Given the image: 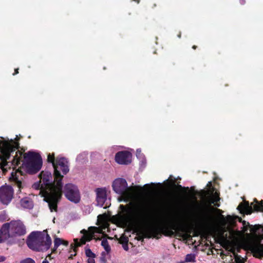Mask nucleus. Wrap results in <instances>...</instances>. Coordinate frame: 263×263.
<instances>
[{"instance_id":"29","label":"nucleus","mask_w":263,"mask_h":263,"mask_svg":"<svg viewBox=\"0 0 263 263\" xmlns=\"http://www.w3.org/2000/svg\"><path fill=\"white\" fill-rule=\"evenodd\" d=\"M20 263H35V262L33 259L28 257L21 260Z\"/></svg>"},{"instance_id":"2","label":"nucleus","mask_w":263,"mask_h":263,"mask_svg":"<svg viewBox=\"0 0 263 263\" xmlns=\"http://www.w3.org/2000/svg\"><path fill=\"white\" fill-rule=\"evenodd\" d=\"M112 190L120 196L119 202H128L126 205L119 206L121 213L119 215V221L123 226L143 223L147 216V206L142 200L136 199L131 201L134 196V190L128 186L126 180L122 178L115 179L112 183Z\"/></svg>"},{"instance_id":"8","label":"nucleus","mask_w":263,"mask_h":263,"mask_svg":"<svg viewBox=\"0 0 263 263\" xmlns=\"http://www.w3.org/2000/svg\"><path fill=\"white\" fill-rule=\"evenodd\" d=\"M66 197L70 201L78 203L80 200V194L78 187L72 183L66 184L64 188Z\"/></svg>"},{"instance_id":"36","label":"nucleus","mask_w":263,"mask_h":263,"mask_svg":"<svg viewBox=\"0 0 263 263\" xmlns=\"http://www.w3.org/2000/svg\"><path fill=\"white\" fill-rule=\"evenodd\" d=\"M42 263H49V262L47 259H45L43 261Z\"/></svg>"},{"instance_id":"4","label":"nucleus","mask_w":263,"mask_h":263,"mask_svg":"<svg viewBox=\"0 0 263 263\" xmlns=\"http://www.w3.org/2000/svg\"><path fill=\"white\" fill-rule=\"evenodd\" d=\"M221 224L224 227L227 223L231 225L233 224L235 220L237 219L239 222L242 223V230L241 231L238 230H230V233L232 235L233 239L237 240L239 239H242L244 237V234L247 233L248 237H250V235L247 233L248 228L250 229V231L254 234H256L257 231L262 228L261 225L256 224L255 226L250 225L249 222L243 220L242 221L241 218L238 216H232L231 215H228L226 218L223 215L220 214L219 216Z\"/></svg>"},{"instance_id":"39","label":"nucleus","mask_w":263,"mask_h":263,"mask_svg":"<svg viewBox=\"0 0 263 263\" xmlns=\"http://www.w3.org/2000/svg\"><path fill=\"white\" fill-rule=\"evenodd\" d=\"M196 46H195V45H194V46H193V49H196Z\"/></svg>"},{"instance_id":"35","label":"nucleus","mask_w":263,"mask_h":263,"mask_svg":"<svg viewBox=\"0 0 263 263\" xmlns=\"http://www.w3.org/2000/svg\"><path fill=\"white\" fill-rule=\"evenodd\" d=\"M240 3L241 5H243L245 3V0H240Z\"/></svg>"},{"instance_id":"3","label":"nucleus","mask_w":263,"mask_h":263,"mask_svg":"<svg viewBox=\"0 0 263 263\" xmlns=\"http://www.w3.org/2000/svg\"><path fill=\"white\" fill-rule=\"evenodd\" d=\"M40 180L45 186L46 194L48 195V206L51 211H56L57 204L62 195V183L61 178L57 179L54 176V181L51 173L42 171L40 174Z\"/></svg>"},{"instance_id":"27","label":"nucleus","mask_w":263,"mask_h":263,"mask_svg":"<svg viewBox=\"0 0 263 263\" xmlns=\"http://www.w3.org/2000/svg\"><path fill=\"white\" fill-rule=\"evenodd\" d=\"M87 157V154L85 153H83L79 155L77 157V160L78 161H82L84 160Z\"/></svg>"},{"instance_id":"28","label":"nucleus","mask_w":263,"mask_h":263,"mask_svg":"<svg viewBox=\"0 0 263 263\" xmlns=\"http://www.w3.org/2000/svg\"><path fill=\"white\" fill-rule=\"evenodd\" d=\"M119 242L121 244L128 243V238L124 235L122 236L119 239Z\"/></svg>"},{"instance_id":"40","label":"nucleus","mask_w":263,"mask_h":263,"mask_svg":"<svg viewBox=\"0 0 263 263\" xmlns=\"http://www.w3.org/2000/svg\"><path fill=\"white\" fill-rule=\"evenodd\" d=\"M178 187L181 189V188H182V186H181V185H178Z\"/></svg>"},{"instance_id":"7","label":"nucleus","mask_w":263,"mask_h":263,"mask_svg":"<svg viewBox=\"0 0 263 263\" xmlns=\"http://www.w3.org/2000/svg\"><path fill=\"white\" fill-rule=\"evenodd\" d=\"M97 205L106 208L110 205V191L106 187L97 188L95 190Z\"/></svg>"},{"instance_id":"33","label":"nucleus","mask_w":263,"mask_h":263,"mask_svg":"<svg viewBox=\"0 0 263 263\" xmlns=\"http://www.w3.org/2000/svg\"><path fill=\"white\" fill-rule=\"evenodd\" d=\"M210 220V217L209 216H207L205 219L206 221H209Z\"/></svg>"},{"instance_id":"17","label":"nucleus","mask_w":263,"mask_h":263,"mask_svg":"<svg viewBox=\"0 0 263 263\" xmlns=\"http://www.w3.org/2000/svg\"><path fill=\"white\" fill-rule=\"evenodd\" d=\"M237 209L239 210L241 213H245L247 214H250L253 212V208L252 205H249V203L248 201L240 203L238 206Z\"/></svg>"},{"instance_id":"12","label":"nucleus","mask_w":263,"mask_h":263,"mask_svg":"<svg viewBox=\"0 0 263 263\" xmlns=\"http://www.w3.org/2000/svg\"><path fill=\"white\" fill-rule=\"evenodd\" d=\"M156 232V229L153 226H145L139 228L137 230L138 240H143L144 238H151Z\"/></svg>"},{"instance_id":"38","label":"nucleus","mask_w":263,"mask_h":263,"mask_svg":"<svg viewBox=\"0 0 263 263\" xmlns=\"http://www.w3.org/2000/svg\"><path fill=\"white\" fill-rule=\"evenodd\" d=\"M101 217H102V215H99L98 216V218L99 219H100Z\"/></svg>"},{"instance_id":"5","label":"nucleus","mask_w":263,"mask_h":263,"mask_svg":"<svg viewBox=\"0 0 263 263\" xmlns=\"http://www.w3.org/2000/svg\"><path fill=\"white\" fill-rule=\"evenodd\" d=\"M51 239L47 231L33 232L28 237L27 244L28 247L35 251H45L50 247Z\"/></svg>"},{"instance_id":"9","label":"nucleus","mask_w":263,"mask_h":263,"mask_svg":"<svg viewBox=\"0 0 263 263\" xmlns=\"http://www.w3.org/2000/svg\"><path fill=\"white\" fill-rule=\"evenodd\" d=\"M14 195L12 187L9 185H4L0 187V202L5 205H8L12 200Z\"/></svg>"},{"instance_id":"42","label":"nucleus","mask_w":263,"mask_h":263,"mask_svg":"<svg viewBox=\"0 0 263 263\" xmlns=\"http://www.w3.org/2000/svg\"><path fill=\"white\" fill-rule=\"evenodd\" d=\"M78 263H79V262H78Z\"/></svg>"},{"instance_id":"11","label":"nucleus","mask_w":263,"mask_h":263,"mask_svg":"<svg viewBox=\"0 0 263 263\" xmlns=\"http://www.w3.org/2000/svg\"><path fill=\"white\" fill-rule=\"evenodd\" d=\"M81 232L83 234V237L81 239V243L78 240H74V250L77 247L80 246L81 245L85 244L86 241H88L91 240L95 236L94 235L96 233H101V230H100L99 228L97 227H90L88 229V231L83 230Z\"/></svg>"},{"instance_id":"6","label":"nucleus","mask_w":263,"mask_h":263,"mask_svg":"<svg viewBox=\"0 0 263 263\" xmlns=\"http://www.w3.org/2000/svg\"><path fill=\"white\" fill-rule=\"evenodd\" d=\"M54 168V175L55 176V178H61V180L63 176L61 175L60 171L62 172L64 175L66 174L69 171L68 162L64 157H58L55 159V162L53 166Z\"/></svg>"},{"instance_id":"34","label":"nucleus","mask_w":263,"mask_h":263,"mask_svg":"<svg viewBox=\"0 0 263 263\" xmlns=\"http://www.w3.org/2000/svg\"><path fill=\"white\" fill-rule=\"evenodd\" d=\"M18 68L15 69V72L13 73V75H15V74L18 73Z\"/></svg>"},{"instance_id":"22","label":"nucleus","mask_w":263,"mask_h":263,"mask_svg":"<svg viewBox=\"0 0 263 263\" xmlns=\"http://www.w3.org/2000/svg\"><path fill=\"white\" fill-rule=\"evenodd\" d=\"M101 245L104 248V250L107 252V253H109L110 251V247L106 239L104 238L102 240Z\"/></svg>"},{"instance_id":"41","label":"nucleus","mask_w":263,"mask_h":263,"mask_svg":"<svg viewBox=\"0 0 263 263\" xmlns=\"http://www.w3.org/2000/svg\"><path fill=\"white\" fill-rule=\"evenodd\" d=\"M180 35H180V34H179L178 35V37H180Z\"/></svg>"},{"instance_id":"23","label":"nucleus","mask_w":263,"mask_h":263,"mask_svg":"<svg viewBox=\"0 0 263 263\" xmlns=\"http://www.w3.org/2000/svg\"><path fill=\"white\" fill-rule=\"evenodd\" d=\"M136 156L137 158L139 159L142 163H145V159L144 156L141 153V151L140 149H137Z\"/></svg>"},{"instance_id":"26","label":"nucleus","mask_w":263,"mask_h":263,"mask_svg":"<svg viewBox=\"0 0 263 263\" xmlns=\"http://www.w3.org/2000/svg\"><path fill=\"white\" fill-rule=\"evenodd\" d=\"M85 254L86 256L89 258L95 257V254L91 251L90 249H87L85 250Z\"/></svg>"},{"instance_id":"30","label":"nucleus","mask_w":263,"mask_h":263,"mask_svg":"<svg viewBox=\"0 0 263 263\" xmlns=\"http://www.w3.org/2000/svg\"><path fill=\"white\" fill-rule=\"evenodd\" d=\"M95 257L89 258L87 259V263H95Z\"/></svg>"},{"instance_id":"14","label":"nucleus","mask_w":263,"mask_h":263,"mask_svg":"<svg viewBox=\"0 0 263 263\" xmlns=\"http://www.w3.org/2000/svg\"><path fill=\"white\" fill-rule=\"evenodd\" d=\"M207 186L209 188V194H212L211 196H209L207 199V202L208 203V206L211 207L212 204H214L216 206H219L220 204L217 203L218 201L219 200V197L218 194L215 192L214 194H213L214 189H212V190H210L212 186V182H209L207 184Z\"/></svg>"},{"instance_id":"24","label":"nucleus","mask_w":263,"mask_h":263,"mask_svg":"<svg viewBox=\"0 0 263 263\" xmlns=\"http://www.w3.org/2000/svg\"><path fill=\"white\" fill-rule=\"evenodd\" d=\"M185 262H195V255L194 254H189L186 255Z\"/></svg>"},{"instance_id":"15","label":"nucleus","mask_w":263,"mask_h":263,"mask_svg":"<svg viewBox=\"0 0 263 263\" xmlns=\"http://www.w3.org/2000/svg\"><path fill=\"white\" fill-rule=\"evenodd\" d=\"M8 226L5 223L0 229V243L4 242L8 238L12 237Z\"/></svg>"},{"instance_id":"37","label":"nucleus","mask_w":263,"mask_h":263,"mask_svg":"<svg viewBox=\"0 0 263 263\" xmlns=\"http://www.w3.org/2000/svg\"><path fill=\"white\" fill-rule=\"evenodd\" d=\"M217 212H219V213H222V211L221 210H219V209H216V210Z\"/></svg>"},{"instance_id":"16","label":"nucleus","mask_w":263,"mask_h":263,"mask_svg":"<svg viewBox=\"0 0 263 263\" xmlns=\"http://www.w3.org/2000/svg\"><path fill=\"white\" fill-rule=\"evenodd\" d=\"M32 187L35 190H40L39 194L43 196L44 200L48 203V195L46 194V189H45V186L43 185L40 180L34 183L32 185Z\"/></svg>"},{"instance_id":"32","label":"nucleus","mask_w":263,"mask_h":263,"mask_svg":"<svg viewBox=\"0 0 263 263\" xmlns=\"http://www.w3.org/2000/svg\"><path fill=\"white\" fill-rule=\"evenodd\" d=\"M6 260V257L4 256L0 255V262H3Z\"/></svg>"},{"instance_id":"10","label":"nucleus","mask_w":263,"mask_h":263,"mask_svg":"<svg viewBox=\"0 0 263 263\" xmlns=\"http://www.w3.org/2000/svg\"><path fill=\"white\" fill-rule=\"evenodd\" d=\"M10 231L11 236H22L26 234V228L24 224L20 220L12 221L7 223Z\"/></svg>"},{"instance_id":"18","label":"nucleus","mask_w":263,"mask_h":263,"mask_svg":"<svg viewBox=\"0 0 263 263\" xmlns=\"http://www.w3.org/2000/svg\"><path fill=\"white\" fill-rule=\"evenodd\" d=\"M21 205L24 209H31L33 207V203L28 197L23 198L21 200Z\"/></svg>"},{"instance_id":"19","label":"nucleus","mask_w":263,"mask_h":263,"mask_svg":"<svg viewBox=\"0 0 263 263\" xmlns=\"http://www.w3.org/2000/svg\"><path fill=\"white\" fill-rule=\"evenodd\" d=\"M68 242L67 241H65L60 238H55L54 240V249L53 251H54L60 245H63L64 246H67L68 245Z\"/></svg>"},{"instance_id":"20","label":"nucleus","mask_w":263,"mask_h":263,"mask_svg":"<svg viewBox=\"0 0 263 263\" xmlns=\"http://www.w3.org/2000/svg\"><path fill=\"white\" fill-rule=\"evenodd\" d=\"M254 202H255L254 204L253 202L251 203V205H253L254 210L263 212L262 200H261L260 202H259L256 199H255Z\"/></svg>"},{"instance_id":"21","label":"nucleus","mask_w":263,"mask_h":263,"mask_svg":"<svg viewBox=\"0 0 263 263\" xmlns=\"http://www.w3.org/2000/svg\"><path fill=\"white\" fill-rule=\"evenodd\" d=\"M253 250L263 255V245L258 243L253 247Z\"/></svg>"},{"instance_id":"31","label":"nucleus","mask_w":263,"mask_h":263,"mask_svg":"<svg viewBox=\"0 0 263 263\" xmlns=\"http://www.w3.org/2000/svg\"><path fill=\"white\" fill-rule=\"evenodd\" d=\"M122 245V247L125 251H127L128 250V243H123Z\"/></svg>"},{"instance_id":"25","label":"nucleus","mask_w":263,"mask_h":263,"mask_svg":"<svg viewBox=\"0 0 263 263\" xmlns=\"http://www.w3.org/2000/svg\"><path fill=\"white\" fill-rule=\"evenodd\" d=\"M48 161L52 163V166L54 165L55 162V159L54 158V155L53 154H49L47 158Z\"/></svg>"},{"instance_id":"13","label":"nucleus","mask_w":263,"mask_h":263,"mask_svg":"<svg viewBox=\"0 0 263 263\" xmlns=\"http://www.w3.org/2000/svg\"><path fill=\"white\" fill-rule=\"evenodd\" d=\"M116 161L120 164H128L132 161V154L127 151L117 153L115 156Z\"/></svg>"},{"instance_id":"1","label":"nucleus","mask_w":263,"mask_h":263,"mask_svg":"<svg viewBox=\"0 0 263 263\" xmlns=\"http://www.w3.org/2000/svg\"><path fill=\"white\" fill-rule=\"evenodd\" d=\"M18 143L12 139L0 141V169L3 173L12 166L13 168L11 173L10 179L14 182L21 191L22 187V171L33 174L39 172L42 166V159L40 155L32 152H29L24 155L22 161L23 152L18 149Z\"/></svg>"}]
</instances>
